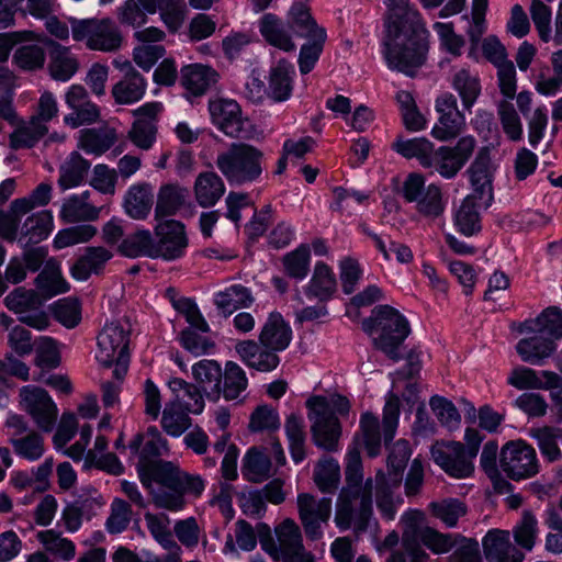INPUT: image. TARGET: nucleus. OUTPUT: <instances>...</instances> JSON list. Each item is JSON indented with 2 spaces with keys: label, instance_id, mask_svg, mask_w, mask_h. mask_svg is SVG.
<instances>
[{
  "label": "nucleus",
  "instance_id": "obj_1",
  "mask_svg": "<svg viewBox=\"0 0 562 562\" xmlns=\"http://www.w3.org/2000/svg\"><path fill=\"white\" fill-rule=\"evenodd\" d=\"M383 56L392 70L413 77L426 60L428 32L409 0H385Z\"/></svg>",
  "mask_w": 562,
  "mask_h": 562
},
{
  "label": "nucleus",
  "instance_id": "obj_2",
  "mask_svg": "<svg viewBox=\"0 0 562 562\" xmlns=\"http://www.w3.org/2000/svg\"><path fill=\"white\" fill-rule=\"evenodd\" d=\"M215 164L231 186L243 187L262 179L266 155L255 145L235 142L217 155Z\"/></svg>",
  "mask_w": 562,
  "mask_h": 562
},
{
  "label": "nucleus",
  "instance_id": "obj_3",
  "mask_svg": "<svg viewBox=\"0 0 562 562\" xmlns=\"http://www.w3.org/2000/svg\"><path fill=\"white\" fill-rule=\"evenodd\" d=\"M363 329L378 334L373 339L376 349L389 359L397 362L402 359L401 346L411 333L407 319L390 305H379L372 310V315L364 319Z\"/></svg>",
  "mask_w": 562,
  "mask_h": 562
},
{
  "label": "nucleus",
  "instance_id": "obj_4",
  "mask_svg": "<svg viewBox=\"0 0 562 562\" xmlns=\"http://www.w3.org/2000/svg\"><path fill=\"white\" fill-rule=\"evenodd\" d=\"M373 480L363 484H346L337 497L335 522L340 530L353 529L356 533L364 532L373 515Z\"/></svg>",
  "mask_w": 562,
  "mask_h": 562
},
{
  "label": "nucleus",
  "instance_id": "obj_5",
  "mask_svg": "<svg viewBox=\"0 0 562 562\" xmlns=\"http://www.w3.org/2000/svg\"><path fill=\"white\" fill-rule=\"evenodd\" d=\"M458 543V537L452 533H442L438 530L423 526L417 519L411 518L402 533V547L406 557H415L422 560H429L427 548L434 554L450 552Z\"/></svg>",
  "mask_w": 562,
  "mask_h": 562
},
{
  "label": "nucleus",
  "instance_id": "obj_6",
  "mask_svg": "<svg viewBox=\"0 0 562 562\" xmlns=\"http://www.w3.org/2000/svg\"><path fill=\"white\" fill-rule=\"evenodd\" d=\"M265 527L267 528V536L260 538V544L273 560L313 562L312 554L306 551L303 544L301 529L292 518L284 519L276 527L277 541L270 536L269 528Z\"/></svg>",
  "mask_w": 562,
  "mask_h": 562
},
{
  "label": "nucleus",
  "instance_id": "obj_7",
  "mask_svg": "<svg viewBox=\"0 0 562 562\" xmlns=\"http://www.w3.org/2000/svg\"><path fill=\"white\" fill-rule=\"evenodd\" d=\"M72 38L91 50L116 52L123 43L122 33L110 19H70Z\"/></svg>",
  "mask_w": 562,
  "mask_h": 562
},
{
  "label": "nucleus",
  "instance_id": "obj_8",
  "mask_svg": "<svg viewBox=\"0 0 562 562\" xmlns=\"http://www.w3.org/2000/svg\"><path fill=\"white\" fill-rule=\"evenodd\" d=\"M401 194L407 203H413L419 216L436 221L446 210L441 188L435 183L426 186L425 177L417 172L408 173L403 181Z\"/></svg>",
  "mask_w": 562,
  "mask_h": 562
},
{
  "label": "nucleus",
  "instance_id": "obj_9",
  "mask_svg": "<svg viewBox=\"0 0 562 562\" xmlns=\"http://www.w3.org/2000/svg\"><path fill=\"white\" fill-rule=\"evenodd\" d=\"M306 407L315 446L329 452L337 451L341 436V425L337 416L330 412L327 397L312 396L306 401Z\"/></svg>",
  "mask_w": 562,
  "mask_h": 562
},
{
  "label": "nucleus",
  "instance_id": "obj_10",
  "mask_svg": "<svg viewBox=\"0 0 562 562\" xmlns=\"http://www.w3.org/2000/svg\"><path fill=\"white\" fill-rule=\"evenodd\" d=\"M212 122L225 135L237 139H254L257 135L256 126L241 116V109L235 100L218 99L209 105Z\"/></svg>",
  "mask_w": 562,
  "mask_h": 562
},
{
  "label": "nucleus",
  "instance_id": "obj_11",
  "mask_svg": "<svg viewBox=\"0 0 562 562\" xmlns=\"http://www.w3.org/2000/svg\"><path fill=\"white\" fill-rule=\"evenodd\" d=\"M4 305L19 316V321L37 330L46 329L49 316L43 308V299L31 289L19 286L4 297Z\"/></svg>",
  "mask_w": 562,
  "mask_h": 562
},
{
  "label": "nucleus",
  "instance_id": "obj_12",
  "mask_svg": "<svg viewBox=\"0 0 562 562\" xmlns=\"http://www.w3.org/2000/svg\"><path fill=\"white\" fill-rule=\"evenodd\" d=\"M499 465L515 481L531 477L539 472L536 450L522 440L509 441L502 448Z\"/></svg>",
  "mask_w": 562,
  "mask_h": 562
},
{
  "label": "nucleus",
  "instance_id": "obj_13",
  "mask_svg": "<svg viewBox=\"0 0 562 562\" xmlns=\"http://www.w3.org/2000/svg\"><path fill=\"white\" fill-rule=\"evenodd\" d=\"M8 440L19 457L36 461L44 454V438L29 427L27 422L20 415H11L5 420Z\"/></svg>",
  "mask_w": 562,
  "mask_h": 562
},
{
  "label": "nucleus",
  "instance_id": "obj_14",
  "mask_svg": "<svg viewBox=\"0 0 562 562\" xmlns=\"http://www.w3.org/2000/svg\"><path fill=\"white\" fill-rule=\"evenodd\" d=\"M299 518L306 537L313 541L323 537L322 526L331 516V498H316L308 493H301L296 499Z\"/></svg>",
  "mask_w": 562,
  "mask_h": 562
},
{
  "label": "nucleus",
  "instance_id": "obj_15",
  "mask_svg": "<svg viewBox=\"0 0 562 562\" xmlns=\"http://www.w3.org/2000/svg\"><path fill=\"white\" fill-rule=\"evenodd\" d=\"M20 404L43 431H50L57 420L58 409L47 391L25 385L20 390Z\"/></svg>",
  "mask_w": 562,
  "mask_h": 562
},
{
  "label": "nucleus",
  "instance_id": "obj_16",
  "mask_svg": "<svg viewBox=\"0 0 562 562\" xmlns=\"http://www.w3.org/2000/svg\"><path fill=\"white\" fill-rule=\"evenodd\" d=\"M476 146L473 136L461 137L454 146L434 149L432 167L443 178H453L468 162Z\"/></svg>",
  "mask_w": 562,
  "mask_h": 562
},
{
  "label": "nucleus",
  "instance_id": "obj_17",
  "mask_svg": "<svg viewBox=\"0 0 562 562\" xmlns=\"http://www.w3.org/2000/svg\"><path fill=\"white\" fill-rule=\"evenodd\" d=\"M131 325L127 321L106 324L98 336L97 360L109 368L115 357L128 355Z\"/></svg>",
  "mask_w": 562,
  "mask_h": 562
},
{
  "label": "nucleus",
  "instance_id": "obj_18",
  "mask_svg": "<svg viewBox=\"0 0 562 562\" xmlns=\"http://www.w3.org/2000/svg\"><path fill=\"white\" fill-rule=\"evenodd\" d=\"M435 108L439 117L431 130V135L441 142L459 136L465 128V117L458 108L456 95L449 92L441 94L437 98Z\"/></svg>",
  "mask_w": 562,
  "mask_h": 562
},
{
  "label": "nucleus",
  "instance_id": "obj_19",
  "mask_svg": "<svg viewBox=\"0 0 562 562\" xmlns=\"http://www.w3.org/2000/svg\"><path fill=\"white\" fill-rule=\"evenodd\" d=\"M431 456L434 461L453 477H468L474 470L473 459L467 453L461 442H437L431 448Z\"/></svg>",
  "mask_w": 562,
  "mask_h": 562
},
{
  "label": "nucleus",
  "instance_id": "obj_20",
  "mask_svg": "<svg viewBox=\"0 0 562 562\" xmlns=\"http://www.w3.org/2000/svg\"><path fill=\"white\" fill-rule=\"evenodd\" d=\"M154 247L157 257L173 260L183 256L188 247L184 225L175 220L160 222L155 227Z\"/></svg>",
  "mask_w": 562,
  "mask_h": 562
},
{
  "label": "nucleus",
  "instance_id": "obj_21",
  "mask_svg": "<svg viewBox=\"0 0 562 562\" xmlns=\"http://www.w3.org/2000/svg\"><path fill=\"white\" fill-rule=\"evenodd\" d=\"M161 109L159 102H149L134 111L136 120L128 131V138L139 149L148 150L153 147L157 134V116Z\"/></svg>",
  "mask_w": 562,
  "mask_h": 562
},
{
  "label": "nucleus",
  "instance_id": "obj_22",
  "mask_svg": "<svg viewBox=\"0 0 562 562\" xmlns=\"http://www.w3.org/2000/svg\"><path fill=\"white\" fill-rule=\"evenodd\" d=\"M403 477L398 474H387L379 470L373 481L375 488V503L381 515L392 520L395 517L396 507L403 503L402 496L397 493Z\"/></svg>",
  "mask_w": 562,
  "mask_h": 562
},
{
  "label": "nucleus",
  "instance_id": "obj_23",
  "mask_svg": "<svg viewBox=\"0 0 562 562\" xmlns=\"http://www.w3.org/2000/svg\"><path fill=\"white\" fill-rule=\"evenodd\" d=\"M154 474L157 476V483H162L169 487H178L182 497L186 494L199 497L205 487L200 475L184 472L175 463L157 465L154 469Z\"/></svg>",
  "mask_w": 562,
  "mask_h": 562
},
{
  "label": "nucleus",
  "instance_id": "obj_24",
  "mask_svg": "<svg viewBox=\"0 0 562 562\" xmlns=\"http://www.w3.org/2000/svg\"><path fill=\"white\" fill-rule=\"evenodd\" d=\"M488 562H522L525 554L510 543L509 533L499 529L490 530L482 541Z\"/></svg>",
  "mask_w": 562,
  "mask_h": 562
},
{
  "label": "nucleus",
  "instance_id": "obj_25",
  "mask_svg": "<svg viewBox=\"0 0 562 562\" xmlns=\"http://www.w3.org/2000/svg\"><path fill=\"white\" fill-rule=\"evenodd\" d=\"M473 193L485 204L492 200V162L488 147H482L468 169Z\"/></svg>",
  "mask_w": 562,
  "mask_h": 562
},
{
  "label": "nucleus",
  "instance_id": "obj_26",
  "mask_svg": "<svg viewBox=\"0 0 562 562\" xmlns=\"http://www.w3.org/2000/svg\"><path fill=\"white\" fill-rule=\"evenodd\" d=\"M167 450L168 442L166 439H146L139 448L138 453H133L134 456H138L137 472L142 484L147 483L149 485L150 479L157 480L156 474H154V469L157 465L171 463L170 461L158 459V457Z\"/></svg>",
  "mask_w": 562,
  "mask_h": 562
},
{
  "label": "nucleus",
  "instance_id": "obj_27",
  "mask_svg": "<svg viewBox=\"0 0 562 562\" xmlns=\"http://www.w3.org/2000/svg\"><path fill=\"white\" fill-rule=\"evenodd\" d=\"M291 340V327L285 323L281 314L271 313L259 335L261 347L278 353L286 349Z\"/></svg>",
  "mask_w": 562,
  "mask_h": 562
},
{
  "label": "nucleus",
  "instance_id": "obj_28",
  "mask_svg": "<svg viewBox=\"0 0 562 562\" xmlns=\"http://www.w3.org/2000/svg\"><path fill=\"white\" fill-rule=\"evenodd\" d=\"M192 374L196 385L210 401L220 400L223 371L217 361L203 359L196 362L192 367Z\"/></svg>",
  "mask_w": 562,
  "mask_h": 562
},
{
  "label": "nucleus",
  "instance_id": "obj_29",
  "mask_svg": "<svg viewBox=\"0 0 562 562\" xmlns=\"http://www.w3.org/2000/svg\"><path fill=\"white\" fill-rule=\"evenodd\" d=\"M235 349L249 368L261 372L272 371L280 363V358L276 351L267 348L261 349L260 342L257 344L254 340H243L236 345Z\"/></svg>",
  "mask_w": 562,
  "mask_h": 562
},
{
  "label": "nucleus",
  "instance_id": "obj_30",
  "mask_svg": "<svg viewBox=\"0 0 562 562\" xmlns=\"http://www.w3.org/2000/svg\"><path fill=\"white\" fill-rule=\"evenodd\" d=\"M518 331L542 334L554 341L562 337V311L554 306L548 307L538 317L521 323Z\"/></svg>",
  "mask_w": 562,
  "mask_h": 562
},
{
  "label": "nucleus",
  "instance_id": "obj_31",
  "mask_svg": "<svg viewBox=\"0 0 562 562\" xmlns=\"http://www.w3.org/2000/svg\"><path fill=\"white\" fill-rule=\"evenodd\" d=\"M46 53L44 47L37 43L36 34H32L18 44L12 56V63L24 71H36L44 67Z\"/></svg>",
  "mask_w": 562,
  "mask_h": 562
},
{
  "label": "nucleus",
  "instance_id": "obj_32",
  "mask_svg": "<svg viewBox=\"0 0 562 562\" xmlns=\"http://www.w3.org/2000/svg\"><path fill=\"white\" fill-rule=\"evenodd\" d=\"M126 67L124 77L112 88V95L119 104L137 102L146 91L144 77L130 63H126Z\"/></svg>",
  "mask_w": 562,
  "mask_h": 562
},
{
  "label": "nucleus",
  "instance_id": "obj_33",
  "mask_svg": "<svg viewBox=\"0 0 562 562\" xmlns=\"http://www.w3.org/2000/svg\"><path fill=\"white\" fill-rule=\"evenodd\" d=\"M14 126V131L9 136V145L14 150L32 148L48 134L47 124L33 116L29 121L18 119Z\"/></svg>",
  "mask_w": 562,
  "mask_h": 562
},
{
  "label": "nucleus",
  "instance_id": "obj_34",
  "mask_svg": "<svg viewBox=\"0 0 562 562\" xmlns=\"http://www.w3.org/2000/svg\"><path fill=\"white\" fill-rule=\"evenodd\" d=\"M217 78L218 74L207 65L192 64L181 68V85L194 95L205 93Z\"/></svg>",
  "mask_w": 562,
  "mask_h": 562
},
{
  "label": "nucleus",
  "instance_id": "obj_35",
  "mask_svg": "<svg viewBox=\"0 0 562 562\" xmlns=\"http://www.w3.org/2000/svg\"><path fill=\"white\" fill-rule=\"evenodd\" d=\"M154 204L153 188L148 183H137L126 191L123 202L125 213L133 220H145Z\"/></svg>",
  "mask_w": 562,
  "mask_h": 562
},
{
  "label": "nucleus",
  "instance_id": "obj_36",
  "mask_svg": "<svg viewBox=\"0 0 562 562\" xmlns=\"http://www.w3.org/2000/svg\"><path fill=\"white\" fill-rule=\"evenodd\" d=\"M554 350V341L542 334H532L530 337L520 339L516 345V351L521 360L536 366L542 364Z\"/></svg>",
  "mask_w": 562,
  "mask_h": 562
},
{
  "label": "nucleus",
  "instance_id": "obj_37",
  "mask_svg": "<svg viewBox=\"0 0 562 562\" xmlns=\"http://www.w3.org/2000/svg\"><path fill=\"white\" fill-rule=\"evenodd\" d=\"M259 31L266 42L270 45L284 52H292L295 49V44L292 41L284 22L276 14H263L259 21Z\"/></svg>",
  "mask_w": 562,
  "mask_h": 562
},
{
  "label": "nucleus",
  "instance_id": "obj_38",
  "mask_svg": "<svg viewBox=\"0 0 562 562\" xmlns=\"http://www.w3.org/2000/svg\"><path fill=\"white\" fill-rule=\"evenodd\" d=\"M90 192L85 191L81 194H74L65 200L60 217L66 223H77L85 221H94L99 217L101 207H97L89 202Z\"/></svg>",
  "mask_w": 562,
  "mask_h": 562
},
{
  "label": "nucleus",
  "instance_id": "obj_39",
  "mask_svg": "<svg viewBox=\"0 0 562 562\" xmlns=\"http://www.w3.org/2000/svg\"><path fill=\"white\" fill-rule=\"evenodd\" d=\"M189 190L179 184L168 183L160 187L157 194L155 218L158 221L177 214L186 205Z\"/></svg>",
  "mask_w": 562,
  "mask_h": 562
},
{
  "label": "nucleus",
  "instance_id": "obj_40",
  "mask_svg": "<svg viewBox=\"0 0 562 562\" xmlns=\"http://www.w3.org/2000/svg\"><path fill=\"white\" fill-rule=\"evenodd\" d=\"M225 193L223 179L214 171L201 172L194 182V195L198 204L202 207H210Z\"/></svg>",
  "mask_w": 562,
  "mask_h": 562
},
{
  "label": "nucleus",
  "instance_id": "obj_41",
  "mask_svg": "<svg viewBox=\"0 0 562 562\" xmlns=\"http://www.w3.org/2000/svg\"><path fill=\"white\" fill-rule=\"evenodd\" d=\"M49 74L58 81L69 80L78 70L79 63L76 56L66 46L50 41Z\"/></svg>",
  "mask_w": 562,
  "mask_h": 562
},
{
  "label": "nucleus",
  "instance_id": "obj_42",
  "mask_svg": "<svg viewBox=\"0 0 562 562\" xmlns=\"http://www.w3.org/2000/svg\"><path fill=\"white\" fill-rule=\"evenodd\" d=\"M392 148L406 159L416 158L424 168L432 167L434 144L425 137L404 139L400 136Z\"/></svg>",
  "mask_w": 562,
  "mask_h": 562
},
{
  "label": "nucleus",
  "instance_id": "obj_43",
  "mask_svg": "<svg viewBox=\"0 0 562 562\" xmlns=\"http://www.w3.org/2000/svg\"><path fill=\"white\" fill-rule=\"evenodd\" d=\"M112 252L104 247H89L71 267V276L77 280H87L92 273H99Z\"/></svg>",
  "mask_w": 562,
  "mask_h": 562
},
{
  "label": "nucleus",
  "instance_id": "obj_44",
  "mask_svg": "<svg viewBox=\"0 0 562 562\" xmlns=\"http://www.w3.org/2000/svg\"><path fill=\"white\" fill-rule=\"evenodd\" d=\"M169 389L175 395L173 402L182 406L192 414H200L204 408L203 391L200 386L189 383L180 378H173L168 383Z\"/></svg>",
  "mask_w": 562,
  "mask_h": 562
},
{
  "label": "nucleus",
  "instance_id": "obj_45",
  "mask_svg": "<svg viewBox=\"0 0 562 562\" xmlns=\"http://www.w3.org/2000/svg\"><path fill=\"white\" fill-rule=\"evenodd\" d=\"M116 139L114 128H85L80 131L79 147L89 154L101 155L109 150Z\"/></svg>",
  "mask_w": 562,
  "mask_h": 562
},
{
  "label": "nucleus",
  "instance_id": "obj_46",
  "mask_svg": "<svg viewBox=\"0 0 562 562\" xmlns=\"http://www.w3.org/2000/svg\"><path fill=\"white\" fill-rule=\"evenodd\" d=\"M477 200L480 198L476 194L465 196L454 215L458 231L465 236H472L481 231Z\"/></svg>",
  "mask_w": 562,
  "mask_h": 562
},
{
  "label": "nucleus",
  "instance_id": "obj_47",
  "mask_svg": "<svg viewBox=\"0 0 562 562\" xmlns=\"http://www.w3.org/2000/svg\"><path fill=\"white\" fill-rule=\"evenodd\" d=\"M290 24L295 34L306 40L327 36L324 27L318 26L310 9L303 3H294L290 11Z\"/></svg>",
  "mask_w": 562,
  "mask_h": 562
},
{
  "label": "nucleus",
  "instance_id": "obj_48",
  "mask_svg": "<svg viewBox=\"0 0 562 562\" xmlns=\"http://www.w3.org/2000/svg\"><path fill=\"white\" fill-rule=\"evenodd\" d=\"M52 229V214L48 211L37 212L25 220L19 241H24L25 247L30 244H38L49 235Z\"/></svg>",
  "mask_w": 562,
  "mask_h": 562
},
{
  "label": "nucleus",
  "instance_id": "obj_49",
  "mask_svg": "<svg viewBox=\"0 0 562 562\" xmlns=\"http://www.w3.org/2000/svg\"><path fill=\"white\" fill-rule=\"evenodd\" d=\"M293 71V66L286 60H280L276 67L270 71L268 95L281 102L291 95L292 92V78L290 74Z\"/></svg>",
  "mask_w": 562,
  "mask_h": 562
},
{
  "label": "nucleus",
  "instance_id": "obj_50",
  "mask_svg": "<svg viewBox=\"0 0 562 562\" xmlns=\"http://www.w3.org/2000/svg\"><path fill=\"white\" fill-rule=\"evenodd\" d=\"M531 436L537 440L542 456L549 462L561 459L560 443H562V429L560 427L543 426L533 428L531 429Z\"/></svg>",
  "mask_w": 562,
  "mask_h": 562
},
{
  "label": "nucleus",
  "instance_id": "obj_51",
  "mask_svg": "<svg viewBox=\"0 0 562 562\" xmlns=\"http://www.w3.org/2000/svg\"><path fill=\"white\" fill-rule=\"evenodd\" d=\"M37 289L47 297L65 293L69 285L63 278L58 263L55 260H47L44 269L35 279Z\"/></svg>",
  "mask_w": 562,
  "mask_h": 562
},
{
  "label": "nucleus",
  "instance_id": "obj_52",
  "mask_svg": "<svg viewBox=\"0 0 562 562\" xmlns=\"http://www.w3.org/2000/svg\"><path fill=\"white\" fill-rule=\"evenodd\" d=\"M89 168L90 162L83 159L79 153H71L60 166L59 187L63 190H67L79 186L83 181Z\"/></svg>",
  "mask_w": 562,
  "mask_h": 562
},
{
  "label": "nucleus",
  "instance_id": "obj_53",
  "mask_svg": "<svg viewBox=\"0 0 562 562\" xmlns=\"http://www.w3.org/2000/svg\"><path fill=\"white\" fill-rule=\"evenodd\" d=\"M254 299L250 291L240 284H234L216 294L215 304L225 316L233 314L236 310L248 307Z\"/></svg>",
  "mask_w": 562,
  "mask_h": 562
},
{
  "label": "nucleus",
  "instance_id": "obj_54",
  "mask_svg": "<svg viewBox=\"0 0 562 562\" xmlns=\"http://www.w3.org/2000/svg\"><path fill=\"white\" fill-rule=\"evenodd\" d=\"M119 251L130 258L150 257L157 258L154 247V238L149 231L140 229L125 237L119 245Z\"/></svg>",
  "mask_w": 562,
  "mask_h": 562
},
{
  "label": "nucleus",
  "instance_id": "obj_55",
  "mask_svg": "<svg viewBox=\"0 0 562 562\" xmlns=\"http://www.w3.org/2000/svg\"><path fill=\"white\" fill-rule=\"evenodd\" d=\"M189 413L182 404L168 402L161 413L162 429L172 437L181 436L191 426Z\"/></svg>",
  "mask_w": 562,
  "mask_h": 562
},
{
  "label": "nucleus",
  "instance_id": "obj_56",
  "mask_svg": "<svg viewBox=\"0 0 562 562\" xmlns=\"http://www.w3.org/2000/svg\"><path fill=\"white\" fill-rule=\"evenodd\" d=\"M154 482L156 483V479H150L149 485L146 483L143 486L151 495V502L157 508L178 512L184 507L186 501L178 487H169L162 483H157L159 486L154 487Z\"/></svg>",
  "mask_w": 562,
  "mask_h": 562
},
{
  "label": "nucleus",
  "instance_id": "obj_57",
  "mask_svg": "<svg viewBox=\"0 0 562 562\" xmlns=\"http://www.w3.org/2000/svg\"><path fill=\"white\" fill-rule=\"evenodd\" d=\"M430 514L446 527L453 528L458 520L468 513L467 505L458 498H443L429 504Z\"/></svg>",
  "mask_w": 562,
  "mask_h": 562
},
{
  "label": "nucleus",
  "instance_id": "obj_58",
  "mask_svg": "<svg viewBox=\"0 0 562 562\" xmlns=\"http://www.w3.org/2000/svg\"><path fill=\"white\" fill-rule=\"evenodd\" d=\"M336 285V279L331 269L324 262H317L306 293L321 301H325L335 292Z\"/></svg>",
  "mask_w": 562,
  "mask_h": 562
},
{
  "label": "nucleus",
  "instance_id": "obj_59",
  "mask_svg": "<svg viewBox=\"0 0 562 562\" xmlns=\"http://www.w3.org/2000/svg\"><path fill=\"white\" fill-rule=\"evenodd\" d=\"M151 0H126L117 8V20L123 25L139 27L147 23V15L154 14Z\"/></svg>",
  "mask_w": 562,
  "mask_h": 562
},
{
  "label": "nucleus",
  "instance_id": "obj_60",
  "mask_svg": "<svg viewBox=\"0 0 562 562\" xmlns=\"http://www.w3.org/2000/svg\"><path fill=\"white\" fill-rule=\"evenodd\" d=\"M248 385L245 371L235 362L228 361L225 364L221 383V394L226 401L239 398Z\"/></svg>",
  "mask_w": 562,
  "mask_h": 562
},
{
  "label": "nucleus",
  "instance_id": "obj_61",
  "mask_svg": "<svg viewBox=\"0 0 562 562\" xmlns=\"http://www.w3.org/2000/svg\"><path fill=\"white\" fill-rule=\"evenodd\" d=\"M284 428L289 440L291 457L295 463H299L305 458L306 434L304 420L300 415L292 413L288 416Z\"/></svg>",
  "mask_w": 562,
  "mask_h": 562
},
{
  "label": "nucleus",
  "instance_id": "obj_62",
  "mask_svg": "<svg viewBox=\"0 0 562 562\" xmlns=\"http://www.w3.org/2000/svg\"><path fill=\"white\" fill-rule=\"evenodd\" d=\"M271 461L269 457L257 448H251L244 458L243 475L254 483L265 481L270 476Z\"/></svg>",
  "mask_w": 562,
  "mask_h": 562
},
{
  "label": "nucleus",
  "instance_id": "obj_63",
  "mask_svg": "<svg viewBox=\"0 0 562 562\" xmlns=\"http://www.w3.org/2000/svg\"><path fill=\"white\" fill-rule=\"evenodd\" d=\"M452 87L459 93L462 105L470 110L481 93L479 78L470 70L462 68L458 70L452 78Z\"/></svg>",
  "mask_w": 562,
  "mask_h": 562
},
{
  "label": "nucleus",
  "instance_id": "obj_64",
  "mask_svg": "<svg viewBox=\"0 0 562 562\" xmlns=\"http://www.w3.org/2000/svg\"><path fill=\"white\" fill-rule=\"evenodd\" d=\"M314 482L322 493H334L340 482V467L334 458L321 460L314 470Z\"/></svg>",
  "mask_w": 562,
  "mask_h": 562
}]
</instances>
